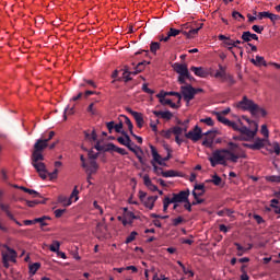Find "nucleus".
Segmentation results:
<instances>
[{
	"instance_id": "5fc2aeb1",
	"label": "nucleus",
	"mask_w": 280,
	"mask_h": 280,
	"mask_svg": "<svg viewBox=\"0 0 280 280\" xmlns=\"http://www.w3.org/2000/svg\"><path fill=\"white\" fill-rule=\"evenodd\" d=\"M88 113H90V115H97V109H95V103H91L88 106Z\"/></svg>"
},
{
	"instance_id": "4468645a",
	"label": "nucleus",
	"mask_w": 280,
	"mask_h": 280,
	"mask_svg": "<svg viewBox=\"0 0 280 280\" xmlns=\"http://www.w3.org/2000/svg\"><path fill=\"white\" fill-rule=\"evenodd\" d=\"M174 71H176L178 73V75L189 77V69L187 68V65H185V63H175Z\"/></svg>"
},
{
	"instance_id": "9d476101",
	"label": "nucleus",
	"mask_w": 280,
	"mask_h": 280,
	"mask_svg": "<svg viewBox=\"0 0 280 280\" xmlns=\"http://www.w3.org/2000/svg\"><path fill=\"white\" fill-rule=\"evenodd\" d=\"M126 110H127V113H129V115H131L133 117L138 128H143V124H144L143 114L132 110V108H130V107H127Z\"/></svg>"
},
{
	"instance_id": "774afa93",
	"label": "nucleus",
	"mask_w": 280,
	"mask_h": 280,
	"mask_svg": "<svg viewBox=\"0 0 280 280\" xmlns=\"http://www.w3.org/2000/svg\"><path fill=\"white\" fill-rule=\"evenodd\" d=\"M269 20L271 23H276V21L280 20V16L278 14L275 13H269Z\"/></svg>"
},
{
	"instance_id": "c03bdc74",
	"label": "nucleus",
	"mask_w": 280,
	"mask_h": 280,
	"mask_svg": "<svg viewBox=\"0 0 280 280\" xmlns=\"http://www.w3.org/2000/svg\"><path fill=\"white\" fill-rule=\"evenodd\" d=\"M232 16L236 20V21H246V18H244V15H242V13L234 11L232 12Z\"/></svg>"
},
{
	"instance_id": "c9c22d12",
	"label": "nucleus",
	"mask_w": 280,
	"mask_h": 280,
	"mask_svg": "<svg viewBox=\"0 0 280 280\" xmlns=\"http://www.w3.org/2000/svg\"><path fill=\"white\" fill-rule=\"evenodd\" d=\"M161 176H163L164 178H174V176H176V172H174V171H162Z\"/></svg>"
},
{
	"instance_id": "dca6fc26",
	"label": "nucleus",
	"mask_w": 280,
	"mask_h": 280,
	"mask_svg": "<svg viewBox=\"0 0 280 280\" xmlns=\"http://www.w3.org/2000/svg\"><path fill=\"white\" fill-rule=\"evenodd\" d=\"M228 75L229 73H226V67L219 65V70L214 73V78L221 80L222 82Z\"/></svg>"
},
{
	"instance_id": "423d86ee",
	"label": "nucleus",
	"mask_w": 280,
	"mask_h": 280,
	"mask_svg": "<svg viewBox=\"0 0 280 280\" xmlns=\"http://www.w3.org/2000/svg\"><path fill=\"white\" fill-rule=\"evenodd\" d=\"M241 125V129H240V141H253V139H255L259 128L257 127H252L253 130H250L248 127L244 126L241 120L238 122Z\"/></svg>"
},
{
	"instance_id": "4c0bfd02",
	"label": "nucleus",
	"mask_w": 280,
	"mask_h": 280,
	"mask_svg": "<svg viewBox=\"0 0 280 280\" xmlns=\"http://www.w3.org/2000/svg\"><path fill=\"white\" fill-rule=\"evenodd\" d=\"M172 135H174L172 128L161 131V137H164V139H172Z\"/></svg>"
},
{
	"instance_id": "412c9836",
	"label": "nucleus",
	"mask_w": 280,
	"mask_h": 280,
	"mask_svg": "<svg viewBox=\"0 0 280 280\" xmlns=\"http://www.w3.org/2000/svg\"><path fill=\"white\" fill-rule=\"evenodd\" d=\"M202 25L203 24H199V27L190 28L188 32L183 31L184 36H187L188 38H194V36H197L198 32H200V30H202Z\"/></svg>"
},
{
	"instance_id": "bb28decb",
	"label": "nucleus",
	"mask_w": 280,
	"mask_h": 280,
	"mask_svg": "<svg viewBox=\"0 0 280 280\" xmlns=\"http://www.w3.org/2000/svg\"><path fill=\"white\" fill-rule=\"evenodd\" d=\"M4 248H7L9 255H8V259L10 261H12L13 264H16V250L8 247L7 245H4Z\"/></svg>"
},
{
	"instance_id": "39448f33",
	"label": "nucleus",
	"mask_w": 280,
	"mask_h": 280,
	"mask_svg": "<svg viewBox=\"0 0 280 280\" xmlns=\"http://www.w3.org/2000/svg\"><path fill=\"white\" fill-rule=\"evenodd\" d=\"M121 135L125 137V148H128L130 152H133V154H136L141 165H145V160H143V150L141 149V147L135 144V142H132L130 136H128L126 131H121Z\"/></svg>"
},
{
	"instance_id": "6e6552de",
	"label": "nucleus",
	"mask_w": 280,
	"mask_h": 280,
	"mask_svg": "<svg viewBox=\"0 0 280 280\" xmlns=\"http://www.w3.org/2000/svg\"><path fill=\"white\" fill-rule=\"evenodd\" d=\"M195 189H201L200 192L192 190V196L195 198V201H192V207H196V205H202L205 202V199H200L201 196H205V192L207 191L205 189V184H196Z\"/></svg>"
},
{
	"instance_id": "9b49d317",
	"label": "nucleus",
	"mask_w": 280,
	"mask_h": 280,
	"mask_svg": "<svg viewBox=\"0 0 280 280\" xmlns=\"http://www.w3.org/2000/svg\"><path fill=\"white\" fill-rule=\"evenodd\" d=\"M86 174H97V171L100 170V165L97 164V161L90 160L86 166H83Z\"/></svg>"
},
{
	"instance_id": "680f3d73",
	"label": "nucleus",
	"mask_w": 280,
	"mask_h": 280,
	"mask_svg": "<svg viewBox=\"0 0 280 280\" xmlns=\"http://www.w3.org/2000/svg\"><path fill=\"white\" fill-rule=\"evenodd\" d=\"M124 122H119V124H117V125H114V130H115V132H118V133H120L121 135V132H124Z\"/></svg>"
},
{
	"instance_id": "a19ab883",
	"label": "nucleus",
	"mask_w": 280,
	"mask_h": 280,
	"mask_svg": "<svg viewBox=\"0 0 280 280\" xmlns=\"http://www.w3.org/2000/svg\"><path fill=\"white\" fill-rule=\"evenodd\" d=\"M222 82H228L230 84V86H233V84H235L236 81H235V78H233L232 74H228L225 77V79H223Z\"/></svg>"
},
{
	"instance_id": "e433bc0d",
	"label": "nucleus",
	"mask_w": 280,
	"mask_h": 280,
	"mask_svg": "<svg viewBox=\"0 0 280 280\" xmlns=\"http://www.w3.org/2000/svg\"><path fill=\"white\" fill-rule=\"evenodd\" d=\"M209 183H213V185L220 186L222 184V177L218 175H213L212 179L209 180Z\"/></svg>"
},
{
	"instance_id": "13d9d810",
	"label": "nucleus",
	"mask_w": 280,
	"mask_h": 280,
	"mask_svg": "<svg viewBox=\"0 0 280 280\" xmlns=\"http://www.w3.org/2000/svg\"><path fill=\"white\" fill-rule=\"evenodd\" d=\"M35 224H40L42 229H43V226H47V222L45 221V218H43V217L36 218L35 219Z\"/></svg>"
},
{
	"instance_id": "e2e57ef3",
	"label": "nucleus",
	"mask_w": 280,
	"mask_h": 280,
	"mask_svg": "<svg viewBox=\"0 0 280 280\" xmlns=\"http://www.w3.org/2000/svg\"><path fill=\"white\" fill-rule=\"evenodd\" d=\"M142 91H143L144 93H148V95H154V91H153L152 89L148 88L147 83H144V84L142 85Z\"/></svg>"
},
{
	"instance_id": "473e14b6",
	"label": "nucleus",
	"mask_w": 280,
	"mask_h": 280,
	"mask_svg": "<svg viewBox=\"0 0 280 280\" xmlns=\"http://www.w3.org/2000/svg\"><path fill=\"white\" fill-rule=\"evenodd\" d=\"M40 269V262H34L33 265H30V272L31 275H35Z\"/></svg>"
},
{
	"instance_id": "f3484780",
	"label": "nucleus",
	"mask_w": 280,
	"mask_h": 280,
	"mask_svg": "<svg viewBox=\"0 0 280 280\" xmlns=\"http://www.w3.org/2000/svg\"><path fill=\"white\" fill-rule=\"evenodd\" d=\"M153 115H155V117H161L162 119H166V121H170V119L174 117V114H172V112L170 110H166V112L153 110Z\"/></svg>"
},
{
	"instance_id": "2f4dec72",
	"label": "nucleus",
	"mask_w": 280,
	"mask_h": 280,
	"mask_svg": "<svg viewBox=\"0 0 280 280\" xmlns=\"http://www.w3.org/2000/svg\"><path fill=\"white\" fill-rule=\"evenodd\" d=\"M139 235V233L137 232H131L130 235L127 236L125 244H131V242H135V240H137V236Z\"/></svg>"
},
{
	"instance_id": "864d4df0",
	"label": "nucleus",
	"mask_w": 280,
	"mask_h": 280,
	"mask_svg": "<svg viewBox=\"0 0 280 280\" xmlns=\"http://www.w3.org/2000/svg\"><path fill=\"white\" fill-rule=\"evenodd\" d=\"M200 122L206 124V126H213L214 125L213 119L211 117L201 118Z\"/></svg>"
},
{
	"instance_id": "ea45409f",
	"label": "nucleus",
	"mask_w": 280,
	"mask_h": 280,
	"mask_svg": "<svg viewBox=\"0 0 280 280\" xmlns=\"http://www.w3.org/2000/svg\"><path fill=\"white\" fill-rule=\"evenodd\" d=\"M168 37L171 38L172 36L173 37H176V36H178V34H183V31H180V30H176V28H170V31H168Z\"/></svg>"
},
{
	"instance_id": "f03ea898",
	"label": "nucleus",
	"mask_w": 280,
	"mask_h": 280,
	"mask_svg": "<svg viewBox=\"0 0 280 280\" xmlns=\"http://www.w3.org/2000/svg\"><path fill=\"white\" fill-rule=\"evenodd\" d=\"M208 160L211 167H215L217 165H226V161L237 163V155L232 154V152L226 149H217Z\"/></svg>"
},
{
	"instance_id": "79ce46f5",
	"label": "nucleus",
	"mask_w": 280,
	"mask_h": 280,
	"mask_svg": "<svg viewBox=\"0 0 280 280\" xmlns=\"http://www.w3.org/2000/svg\"><path fill=\"white\" fill-rule=\"evenodd\" d=\"M229 128H233L236 132H240L242 129V125H238L237 122L231 121L228 124Z\"/></svg>"
},
{
	"instance_id": "58836bf2",
	"label": "nucleus",
	"mask_w": 280,
	"mask_h": 280,
	"mask_svg": "<svg viewBox=\"0 0 280 280\" xmlns=\"http://www.w3.org/2000/svg\"><path fill=\"white\" fill-rule=\"evenodd\" d=\"M125 218L129 221V224H132V221L137 220V215H135V213L131 211L126 212Z\"/></svg>"
},
{
	"instance_id": "a211bd4d",
	"label": "nucleus",
	"mask_w": 280,
	"mask_h": 280,
	"mask_svg": "<svg viewBox=\"0 0 280 280\" xmlns=\"http://www.w3.org/2000/svg\"><path fill=\"white\" fill-rule=\"evenodd\" d=\"M144 185L150 189V191H159V187L152 183V179H150V175L143 176Z\"/></svg>"
},
{
	"instance_id": "6e6d98bb",
	"label": "nucleus",
	"mask_w": 280,
	"mask_h": 280,
	"mask_svg": "<svg viewBox=\"0 0 280 280\" xmlns=\"http://www.w3.org/2000/svg\"><path fill=\"white\" fill-rule=\"evenodd\" d=\"M260 132L262 136H265L266 139H268V137H270V131H268V126H266V125L261 126Z\"/></svg>"
},
{
	"instance_id": "c756f323",
	"label": "nucleus",
	"mask_w": 280,
	"mask_h": 280,
	"mask_svg": "<svg viewBox=\"0 0 280 280\" xmlns=\"http://www.w3.org/2000/svg\"><path fill=\"white\" fill-rule=\"evenodd\" d=\"M159 49H161V43L159 42H152L150 45V51L151 54L156 55V51H159Z\"/></svg>"
},
{
	"instance_id": "f257e3e1",
	"label": "nucleus",
	"mask_w": 280,
	"mask_h": 280,
	"mask_svg": "<svg viewBox=\"0 0 280 280\" xmlns=\"http://www.w3.org/2000/svg\"><path fill=\"white\" fill-rule=\"evenodd\" d=\"M48 147L49 144L47 143V140L40 138L36 140L32 153V165L38 173L42 180H47V166L40 161H45V155H43V151L46 150V148Z\"/></svg>"
},
{
	"instance_id": "c85d7f7f",
	"label": "nucleus",
	"mask_w": 280,
	"mask_h": 280,
	"mask_svg": "<svg viewBox=\"0 0 280 280\" xmlns=\"http://www.w3.org/2000/svg\"><path fill=\"white\" fill-rule=\"evenodd\" d=\"M217 119L218 121H220V124H224V126H229V124H231V120H229L226 117L222 116L221 113H215Z\"/></svg>"
},
{
	"instance_id": "3c124183",
	"label": "nucleus",
	"mask_w": 280,
	"mask_h": 280,
	"mask_svg": "<svg viewBox=\"0 0 280 280\" xmlns=\"http://www.w3.org/2000/svg\"><path fill=\"white\" fill-rule=\"evenodd\" d=\"M125 124L128 126V130L130 132V135H132V128H135V126L132 125V121L130 120V118H128L127 116H125Z\"/></svg>"
},
{
	"instance_id": "4be33fe9",
	"label": "nucleus",
	"mask_w": 280,
	"mask_h": 280,
	"mask_svg": "<svg viewBox=\"0 0 280 280\" xmlns=\"http://www.w3.org/2000/svg\"><path fill=\"white\" fill-rule=\"evenodd\" d=\"M252 63L255 65V67H268V63H266V59L259 55L256 56V59L250 60Z\"/></svg>"
},
{
	"instance_id": "cd10ccee",
	"label": "nucleus",
	"mask_w": 280,
	"mask_h": 280,
	"mask_svg": "<svg viewBox=\"0 0 280 280\" xmlns=\"http://www.w3.org/2000/svg\"><path fill=\"white\" fill-rule=\"evenodd\" d=\"M0 209H1V211H4V213L7 214L8 218H10L11 220H14V214H12V212H10L9 205L0 203Z\"/></svg>"
},
{
	"instance_id": "72a5a7b5",
	"label": "nucleus",
	"mask_w": 280,
	"mask_h": 280,
	"mask_svg": "<svg viewBox=\"0 0 280 280\" xmlns=\"http://www.w3.org/2000/svg\"><path fill=\"white\" fill-rule=\"evenodd\" d=\"M229 145V149H225L228 150L229 152H231L232 154H237L235 151L237 150V148H240V145L237 143H234V142H229L228 143Z\"/></svg>"
},
{
	"instance_id": "aec40b11",
	"label": "nucleus",
	"mask_w": 280,
	"mask_h": 280,
	"mask_svg": "<svg viewBox=\"0 0 280 280\" xmlns=\"http://www.w3.org/2000/svg\"><path fill=\"white\" fill-rule=\"evenodd\" d=\"M156 200H159V196L148 197L147 200H144V207L147 209H150V211H152V209H154V202H156Z\"/></svg>"
},
{
	"instance_id": "5701e85b",
	"label": "nucleus",
	"mask_w": 280,
	"mask_h": 280,
	"mask_svg": "<svg viewBox=\"0 0 280 280\" xmlns=\"http://www.w3.org/2000/svg\"><path fill=\"white\" fill-rule=\"evenodd\" d=\"M20 189L24 191L25 194H28L30 196H33V198H40V192L26 188L25 186H20Z\"/></svg>"
},
{
	"instance_id": "7c9ffc66",
	"label": "nucleus",
	"mask_w": 280,
	"mask_h": 280,
	"mask_svg": "<svg viewBox=\"0 0 280 280\" xmlns=\"http://www.w3.org/2000/svg\"><path fill=\"white\" fill-rule=\"evenodd\" d=\"M49 250H51V253H58L60 250V242L52 241V244L49 246Z\"/></svg>"
},
{
	"instance_id": "f704fd0d",
	"label": "nucleus",
	"mask_w": 280,
	"mask_h": 280,
	"mask_svg": "<svg viewBox=\"0 0 280 280\" xmlns=\"http://www.w3.org/2000/svg\"><path fill=\"white\" fill-rule=\"evenodd\" d=\"M171 130L173 135H175V137H179L180 135H183V127L180 126L171 127Z\"/></svg>"
},
{
	"instance_id": "ddd939ff",
	"label": "nucleus",
	"mask_w": 280,
	"mask_h": 280,
	"mask_svg": "<svg viewBox=\"0 0 280 280\" xmlns=\"http://www.w3.org/2000/svg\"><path fill=\"white\" fill-rule=\"evenodd\" d=\"M190 71H192L197 78H208L209 75V71H207V69L203 67L192 66L190 67Z\"/></svg>"
},
{
	"instance_id": "20e7f679",
	"label": "nucleus",
	"mask_w": 280,
	"mask_h": 280,
	"mask_svg": "<svg viewBox=\"0 0 280 280\" xmlns=\"http://www.w3.org/2000/svg\"><path fill=\"white\" fill-rule=\"evenodd\" d=\"M189 189L187 190H182L179 191L178 194L176 192H173L170 197V196H166L164 197L163 199V211L164 213H167V209H170V206L172 203H180V202H187V199L189 198Z\"/></svg>"
},
{
	"instance_id": "a878e982",
	"label": "nucleus",
	"mask_w": 280,
	"mask_h": 280,
	"mask_svg": "<svg viewBox=\"0 0 280 280\" xmlns=\"http://www.w3.org/2000/svg\"><path fill=\"white\" fill-rule=\"evenodd\" d=\"M213 139L214 137L208 136L201 142V145H203V148H209L210 150H213Z\"/></svg>"
},
{
	"instance_id": "37998d69",
	"label": "nucleus",
	"mask_w": 280,
	"mask_h": 280,
	"mask_svg": "<svg viewBox=\"0 0 280 280\" xmlns=\"http://www.w3.org/2000/svg\"><path fill=\"white\" fill-rule=\"evenodd\" d=\"M78 194H80V190H78V186H75L70 195V199L72 200V198H74V202H78Z\"/></svg>"
},
{
	"instance_id": "a18cd8bd",
	"label": "nucleus",
	"mask_w": 280,
	"mask_h": 280,
	"mask_svg": "<svg viewBox=\"0 0 280 280\" xmlns=\"http://www.w3.org/2000/svg\"><path fill=\"white\" fill-rule=\"evenodd\" d=\"M80 86H92V89H97V84H95L93 80H84V83Z\"/></svg>"
},
{
	"instance_id": "603ef678",
	"label": "nucleus",
	"mask_w": 280,
	"mask_h": 280,
	"mask_svg": "<svg viewBox=\"0 0 280 280\" xmlns=\"http://www.w3.org/2000/svg\"><path fill=\"white\" fill-rule=\"evenodd\" d=\"M151 165H152V167H153L154 174L160 175V174L163 172V168L159 167V166L156 165V162L151 161Z\"/></svg>"
},
{
	"instance_id": "8fccbe9b",
	"label": "nucleus",
	"mask_w": 280,
	"mask_h": 280,
	"mask_svg": "<svg viewBox=\"0 0 280 280\" xmlns=\"http://www.w3.org/2000/svg\"><path fill=\"white\" fill-rule=\"evenodd\" d=\"M173 226H178L185 222V219L183 217H177L176 219L172 220Z\"/></svg>"
},
{
	"instance_id": "2eb2a0df",
	"label": "nucleus",
	"mask_w": 280,
	"mask_h": 280,
	"mask_svg": "<svg viewBox=\"0 0 280 280\" xmlns=\"http://www.w3.org/2000/svg\"><path fill=\"white\" fill-rule=\"evenodd\" d=\"M242 40H244V43H250L252 40H259V36L250 33V31H246L242 34Z\"/></svg>"
},
{
	"instance_id": "7ed1b4c3",
	"label": "nucleus",
	"mask_w": 280,
	"mask_h": 280,
	"mask_svg": "<svg viewBox=\"0 0 280 280\" xmlns=\"http://www.w3.org/2000/svg\"><path fill=\"white\" fill-rule=\"evenodd\" d=\"M236 108H240V110H247L250 113V115H253V117H257L259 114L261 117H266L268 115L266 109L261 108L253 100H249L248 96H243L242 101L236 103Z\"/></svg>"
},
{
	"instance_id": "0e129e2a",
	"label": "nucleus",
	"mask_w": 280,
	"mask_h": 280,
	"mask_svg": "<svg viewBox=\"0 0 280 280\" xmlns=\"http://www.w3.org/2000/svg\"><path fill=\"white\" fill-rule=\"evenodd\" d=\"M88 156H89L90 161H95V159H97V156H100V153H94V151L91 150V151H89Z\"/></svg>"
},
{
	"instance_id": "0eeeda50",
	"label": "nucleus",
	"mask_w": 280,
	"mask_h": 280,
	"mask_svg": "<svg viewBox=\"0 0 280 280\" xmlns=\"http://www.w3.org/2000/svg\"><path fill=\"white\" fill-rule=\"evenodd\" d=\"M185 137L186 139H190V141H194V143H196L200 141V139H202V128L196 125L192 130L185 133Z\"/></svg>"
},
{
	"instance_id": "49530a36",
	"label": "nucleus",
	"mask_w": 280,
	"mask_h": 280,
	"mask_svg": "<svg viewBox=\"0 0 280 280\" xmlns=\"http://www.w3.org/2000/svg\"><path fill=\"white\" fill-rule=\"evenodd\" d=\"M243 119H245V121H247L250 126V128H259V124H257V121L255 120H250L248 117L243 116Z\"/></svg>"
},
{
	"instance_id": "052dcab7",
	"label": "nucleus",
	"mask_w": 280,
	"mask_h": 280,
	"mask_svg": "<svg viewBox=\"0 0 280 280\" xmlns=\"http://www.w3.org/2000/svg\"><path fill=\"white\" fill-rule=\"evenodd\" d=\"M85 139H90V141H97V133H95V131H92V135L85 133Z\"/></svg>"
},
{
	"instance_id": "69168bd1",
	"label": "nucleus",
	"mask_w": 280,
	"mask_h": 280,
	"mask_svg": "<svg viewBox=\"0 0 280 280\" xmlns=\"http://www.w3.org/2000/svg\"><path fill=\"white\" fill-rule=\"evenodd\" d=\"M272 148H273L275 154H277V156H279V154H280V144H279V142H273Z\"/></svg>"
},
{
	"instance_id": "09e8293b",
	"label": "nucleus",
	"mask_w": 280,
	"mask_h": 280,
	"mask_svg": "<svg viewBox=\"0 0 280 280\" xmlns=\"http://www.w3.org/2000/svg\"><path fill=\"white\" fill-rule=\"evenodd\" d=\"M130 75H133L132 72L128 71V69H126L122 73V78L125 80V82H130V80H132V78H130Z\"/></svg>"
},
{
	"instance_id": "338daca9",
	"label": "nucleus",
	"mask_w": 280,
	"mask_h": 280,
	"mask_svg": "<svg viewBox=\"0 0 280 280\" xmlns=\"http://www.w3.org/2000/svg\"><path fill=\"white\" fill-rule=\"evenodd\" d=\"M104 231H106V225H104V223H97L96 232L97 233H104Z\"/></svg>"
},
{
	"instance_id": "b1692460",
	"label": "nucleus",
	"mask_w": 280,
	"mask_h": 280,
	"mask_svg": "<svg viewBox=\"0 0 280 280\" xmlns=\"http://www.w3.org/2000/svg\"><path fill=\"white\" fill-rule=\"evenodd\" d=\"M266 140L265 139H261V138H257L255 140V142L250 145V150H261V148H264V142Z\"/></svg>"
},
{
	"instance_id": "4d7b16f0",
	"label": "nucleus",
	"mask_w": 280,
	"mask_h": 280,
	"mask_svg": "<svg viewBox=\"0 0 280 280\" xmlns=\"http://www.w3.org/2000/svg\"><path fill=\"white\" fill-rule=\"evenodd\" d=\"M10 259H8V254L2 253V264L4 268H10Z\"/></svg>"
},
{
	"instance_id": "bf43d9fd",
	"label": "nucleus",
	"mask_w": 280,
	"mask_h": 280,
	"mask_svg": "<svg viewBox=\"0 0 280 280\" xmlns=\"http://www.w3.org/2000/svg\"><path fill=\"white\" fill-rule=\"evenodd\" d=\"M75 113L73 107H68L65 109L63 119L67 121V115H73Z\"/></svg>"
},
{
	"instance_id": "393cba45",
	"label": "nucleus",
	"mask_w": 280,
	"mask_h": 280,
	"mask_svg": "<svg viewBox=\"0 0 280 280\" xmlns=\"http://www.w3.org/2000/svg\"><path fill=\"white\" fill-rule=\"evenodd\" d=\"M145 65H150V62H148V61H141V62H139V63L136 66L135 71H131V73H132L133 75H137V74L141 73V71H143V69H145Z\"/></svg>"
},
{
	"instance_id": "1a4fd4ad",
	"label": "nucleus",
	"mask_w": 280,
	"mask_h": 280,
	"mask_svg": "<svg viewBox=\"0 0 280 280\" xmlns=\"http://www.w3.org/2000/svg\"><path fill=\"white\" fill-rule=\"evenodd\" d=\"M180 91L183 98L187 102V104H189L191 100L196 97L195 90L194 86H191V84L180 86Z\"/></svg>"
},
{
	"instance_id": "6ab92c4d",
	"label": "nucleus",
	"mask_w": 280,
	"mask_h": 280,
	"mask_svg": "<svg viewBox=\"0 0 280 280\" xmlns=\"http://www.w3.org/2000/svg\"><path fill=\"white\" fill-rule=\"evenodd\" d=\"M223 47H226V49H229L231 54H233L234 58H237V56L233 51V47H237V45H235V40L231 39V37H228L225 42H223Z\"/></svg>"
},
{
	"instance_id": "f8f14e48",
	"label": "nucleus",
	"mask_w": 280,
	"mask_h": 280,
	"mask_svg": "<svg viewBox=\"0 0 280 280\" xmlns=\"http://www.w3.org/2000/svg\"><path fill=\"white\" fill-rule=\"evenodd\" d=\"M150 150L153 158L152 160L153 163H158V165L165 166V163H163V156L159 154V151L156 150V148L154 145H150Z\"/></svg>"
},
{
	"instance_id": "de8ad7c7",
	"label": "nucleus",
	"mask_w": 280,
	"mask_h": 280,
	"mask_svg": "<svg viewBox=\"0 0 280 280\" xmlns=\"http://www.w3.org/2000/svg\"><path fill=\"white\" fill-rule=\"evenodd\" d=\"M266 180H268L269 183H280V176L278 175L267 176Z\"/></svg>"
}]
</instances>
